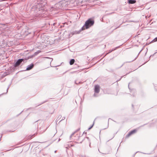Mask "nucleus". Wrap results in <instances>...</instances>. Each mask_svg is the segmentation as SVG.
<instances>
[{
    "mask_svg": "<svg viewBox=\"0 0 157 157\" xmlns=\"http://www.w3.org/2000/svg\"><path fill=\"white\" fill-rule=\"evenodd\" d=\"M138 57V56H137V57H136L132 61H133L134 60H136V59L137 58V57Z\"/></svg>",
    "mask_w": 157,
    "mask_h": 157,
    "instance_id": "f8f14e48",
    "label": "nucleus"
},
{
    "mask_svg": "<svg viewBox=\"0 0 157 157\" xmlns=\"http://www.w3.org/2000/svg\"><path fill=\"white\" fill-rule=\"evenodd\" d=\"M75 62V60L74 59H71L70 61V64L71 65L74 64Z\"/></svg>",
    "mask_w": 157,
    "mask_h": 157,
    "instance_id": "0eeeda50",
    "label": "nucleus"
},
{
    "mask_svg": "<svg viewBox=\"0 0 157 157\" xmlns=\"http://www.w3.org/2000/svg\"><path fill=\"white\" fill-rule=\"evenodd\" d=\"M128 87H129V84H128Z\"/></svg>",
    "mask_w": 157,
    "mask_h": 157,
    "instance_id": "412c9836",
    "label": "nucleus"
},
{
    "mask_svg": "<svg viewBox=\"0 0 157 157\" xmlns=\"http://www.w3.org/2000/svg\"><path fill=\"white\" fill-rule=\"evenodd\" d=\"M136 130H133L131 131L130 132H129L128 134L127 135V137H129L132 135V134L136 132Z\"/></svg>",
    "mask_w": 157,
    "mask_h": 157,
    "instance_id": "39448f33",
    "label": "nucleus"
},
{
    "mask_svg": "<svg viewBox=\"0 0 157 157\" xmlns=\"http://www.w3.org/2000/svg\"><path fill=\"white\" fill-rule=\"evenodd\" d=\"M9 87H8L7 88V90H6V93H7L8 92V89H9Z\"/></svg>",
    "mask_w": 157,
    "mask_h": 157,
    "instance_id": "2eb2a0df",
    "label": "nucleus"
},
{
    "mask_svg": "<svg viewBox=\"0 0 157 157\" xmlns=\"http://www.w3.org/2000/svg\"><path fill=\"white\" fill-rule=\"evenodd\" d=\"M94 125V123L93 124H92V125L90 127L88 128V130H90L91 128H92V127H93Z\"/></svg>",
    "mask_w": 157,
    "mask_h": 157,
    "instance_id": "1a4fd4ad",
    "label": "nucleus"
},
{
    "mask_svg": "<svg viewBox=\"0 0 157 157\" xmlns=\"http://www.w3.org/2000/svg\"><path fill=\"white\" fill-rule=\"evenodd\" d=\"M80 82H77V81H75V84H78V83H80Z\"/></svg>",
    "mask_w": 157,
    "mask_h": 157,
    "instance_id": "9b49d317",
    "label": "nucleus"
},
{
    "mask_svg": "<svg viewBox=\"0 0 157 157\" xmlns=\"http://www.w3.org/2000/svg\"><path fill=\"white\" fill-rule=\"evenodd\" d=\"M100 91L99 86L98 85H96L95 86L94 92L95 93H98Z\"/></svg>",
    "mask_w": 157,
    "mask_h": 157,
    "instance_id": "7ed1b4c3",
    "label": "nucleus"
},
{
    "mask_svg": "<svg viewBox=\"0 0 157 157\" xmlns=\"http://www.w3.org/2000/svg\"><path fill=\"white\" fill-rule=\"evenodd\" d=\"M128 2L129 3L132 4L135 3L136 1L135 0H129Z\"/></svg>",
    "mask_w": 157,
    "mask_h": 157,
    "instance_id": "423d86ee",
    "label": "nucleus"
},
{
    "mask_svg": "<svg viewBox=\"0 0 157 157\" xmlns=\"http://www.w3.org/2000/svg\"><path fill=\"white\" fill-rule=\"evenodd\" d=\"M50 59H52V61L53 60V59L52 58H50Z\"/></svg>",
    "mask_w": 157,
    "mask_h": 157,
    "instance_id": "f3484780",
    "label": "nucleus"
},
{
    "mask_svg": "<svg viewBox=\"0 0 157 157\" xmlns=\"http://www.w3.org/2000/svg\"><path fill=\"white\" fill-rule=\"evenodd\" d=\"M94 96H95V94H94Z\"/></svg>",
    "mask_w": 157,
    "mask_h": 157,
    "instance_id": "4be33fe9",
    "label": "nucleus"
},
{
    "mask_svg": "<svg viewBox=\"0 0 157 157\" xmlns=\"http://www.w3.org/2000/svg\"><path fill=\"white\" fill-rule=\"evenodd\" d=\"M76 132V131L75 132H73V133H72L70 136V138H71Z\"/></svg>",
    "mask_w": 157,
    "mask_h": 157,
    "instance_id": "6e6552de",
    "label": "nucleus"
},
{
    "mask_svg": "<svg viewBox=\"0 0 157 157\" xmlns=\"http://www.w3.org/2000/svg\"><path fill=\"white\" fill-rule=\"evenodd\" d=\"M94 24V20L91 18H90L87 20L85 24L81 28V30H83L85 29H87L90 27L93 26Z\"/></svg>",
    "mask_w": 157,
    "mask_h": 157,
    "instance_id": "f257e3e1",
    "label": "nucleus"
},
{
    "mask_svg": "<svg viewBox=\"0 0 157 157\" xmlns=\"http://www.w3.org/2000/svg\"><path fill=\"white\" fill-rule=\"evenodd\" d=\"M33 66H34L33 64L31 63V64L28 66L26 68V70L28 71V70H29L31 69L33 67Z\"/></svg>",
    "mask_w": 157,
    "mask_h": 157,
    "instance_id": "20e7f679",
    "label": "nucleus"
},
{
    "mask_svg": "<svg viewBox=\"0 0 157 157\" xmlns=\"http://www.w3.org/2000/svg\"><path fill=\"white\" fill-rule=\"evenodd\" d=\"M154 41H157V37L155 38L153 40Z\"/></svg>",
    "mask_w": 157,
    "mask_h": 157,
    "instance_id": "9d476101",
    "label": "nucleus"
},
{
    "mask_svg": "<svg viewBox=\"0 0 157 157\" xmlns=\"http://www.w3.org/2000/svg\"><path fill=\"white\" fill-rule=\"evenodd\" d=\"M38 15H35V17H38Z\"/></svg>",
    "mask_w": 157,
    "mask_h": 157,
    "instance_id": "dca6fc26",
    "label": "nucleus"
},
{
    "mask_svg": "<svg viewBox=\"0 0 157 157\" xmlns=\"http://www.w3.org/2000/svg\"><path fill=\"white\" fill-rule=\"evenodd\" d=\"M24 59H18L16 63L14 64V67H17L19 66L21 63L24 61Z\"/></svg>",
    "mask_w": 157,
    "mask_h": 157,
    "instance_id": "f03ea898",
    "label": "nucleus"
},
{
    "mask_svg": "<svg viewBox=\"0 0 157 157\" xmlns=\"http://www.w3.org/2000/svg\"><path fill=\"white\" fill-rule=\"evenodd\" d=\"M60 140V139H59L58 141V142H59V140Z\"/></svg>",
    "mask_w": 157,
    "mask_h": 157,
    "instance_id": "a211bd4d",
    "label": "nucleus"
},
{
    "mask_svg": "<svg viewBox=\"0 0 157 157\" xmlns=\"http://www.w3.org/2000/svg\"><path fill=\"white\" fill-rule=\"evenodd\" d=\"M115 50V49H112V50H111V51L110 50V52H112V51H113V50Z\"/></svg>",
    "mask_w": 157,
    "mask_h": 157,
    "instance_id": "ddd939ff",
    "label": "nucleus"
},
{
    "mask_svg": "<svg viewBox=\"0 0 157 157\" xmlns=\"http://www.w3.org/2000/svg\"><path fill=\"white\" fill-rule=\"evenodd\" d=\"M56 151H55V153H56Z\"/></svg>",
    "mask_w": 157,
    "mask_h": 157,
    "instance_id": "6ab92c4d",
    "label": "nucleus"
},
{
    "mask_svg": "<svg viewBox=\"0 0 157 157\" xmlns=\"http://www.w3.org/2000/svg\"><path fill=\"white\" fill-rule=\"evenodd\" d=\"M86 138L88 140V141H90V140H89V138H88V137H86Z\"/></svg>",
    "mask_w": 157,
    "mask_h": 157,
    "instance_id": "4468645a",
    "label": "nucleus"
},
{
    "mask_svg": "<svg viewBox=\"0 0 157 157\" xmlns=\"http://www.w3.org/2000/svg\"><path fill=\"white\" fill-rule=\"evenodd\" d=\"M79 137L78 138V139H77V140L79 139Z\"/></svg>",
    "mask_w": 157,
    "mask_h": 157,
    "instance_id": "aec40b11",
    "label": "nucleus"
}]
</instances>
